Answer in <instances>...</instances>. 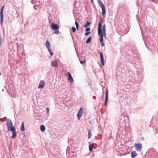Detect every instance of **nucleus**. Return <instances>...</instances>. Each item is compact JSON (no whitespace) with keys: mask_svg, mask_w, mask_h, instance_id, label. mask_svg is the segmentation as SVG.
<instances>
[{"mask_svg":"<svg viewBox=\"0 0 158 158\" xmlns=\"http://www.w3.org/2000/svg\"><path fill=\"white\" fill-rule=\"evenodd\" d=\"M6 125L8 131L12 132V138H15L17 135V133L15 127L13 126L12 121L9 119H7Z\"/></svg>","mask_w":158,"mask_h":158,"instance_id":"1","label":"nucleus"},{"mask_svg":"<svg viewBox=\"0 0 158 158\" xmlns=\"http://www.w3.org/2000/svg\"><path fill=\"white\" fill-rule=\"evenodd\" d=\"M98 31V35L100 38V41L101 43L102 47H103L104 45V44L103 42V35L102 33V23H99Z\"/></svg>","mask_w":158,"mask_h":158,"instance_id":"2","label":"nucleus"},{"mask_svg":"<svg viewBox=\"0 0 158 158\" xmlns=\"http://www.w3.org/2000/svg\"><path fill=\"white\" fill-rule=\"evenodd\" d=\"M51 26L53 30L55 31L54 32V33L56 34H58L59 33V31L57 30L59 28L58 25L56 23H52L51 24Z\"/></svg>","mask_w":158,"mask_h":158,"instance_id":"3","label":"nucleus"},{"mask_svg":"<svg viewBox=\"0 0 158 158\" xmlns=\"http://www.w3.org/2000/svg\"><path fill=\"white\" fill-rule=\"evenodd\" d=\"M97 1L98 4L102 9V15H104L106 13L105 6L101 0H97Z\"/></svg>","mask_w":158,"mask_h":158,"instance_id":"4","label":"nucleus"},{"mask_svg":"<svg viewBox=\"0 0 158 158\" xmlns=\"http://www.w3.org/2000/svg\"><path fill=\"white\" fill-rule=\"evenodd\" d=\"M134 146L136 150L137 151H140L141 149L142 145L141 144L138 143H135L134 145Z\"/></svg>","mask_w":158,"mask_h":158,"instance_id":"5","label":"nucleus"},{"mask_svg":"<svg viewBox=\"0 0 158 158\" xmlns=\"http://www.w3.org/2000/svg\"><path fill=\"white\" fill-rule=\"evenodd\" d=\"M83 112V110L82 108H80L77 114V117L78 120H79L81 117Z\"/></svg>","mask_w":158,"mask_h":158,"instance_id":"6","label":"nucleus"},{"mask_svg":"<svg viewBox=\"0 0 158 158\" xmlns=\"http://www.w3.org/2000/svg\"><path fill=\"white\" fill-rule=\"evenodd\" d=\"M66 76H68L69 80L71 83H72L74 81L70 73L69 72H67V73H66Z\"/></svg>","mask_w":158,"mask_h":158,"instance_id":"7","label":"nucleus"},{"mask_svg":"<svg viewBox=\"0 0 158 158\" xmlns=\"http://www.w3.org/2000/svg\"><path fill=\"white\" fill-rule=\"evenodd\" d=\"M45 83L43 80H41L40 82V84L38 87V89L42 88L45 85Z\"/></svg>","mask_w":158,"mask_h":158,"instance_id":"8","label":"nucleus"},{"mask_svg":"<svg viewBox=\"0 0 158 158\" xmlns=\"http://www.w3.org/2000/svg\"><path fill=\"white\" fill-rule=\"evenodd\" d=\"M102 33L103 35V36L106 37V26L104 24L103 26L102 31Z\"/></svg>","mask_w":158,"mask_h":158,"instance_id":"9","label":"nucleus"},{"mask_svg":"<svg viewBox=\"0 0 158 158\" xmlns=\"http://www.w3.org/2000/svg\"><path fill=\"white\" fill-rule=\"evenodd\" d=\"M100 59H101V61L102 64L103 65H104V60L103 54L102 52H100Z\"/></svg>","mask_w":158,"mask_h":158,"instance_id":"10","label":"nucleus"},{"mask_svg":"<svg viewBox=\"0 0 158 158\" xmlns=\"http://www.w3.org/2000/svg\"><path fill=\"white\" fill-rule=\"evenodd\" d=\"M137 155L135 151H132L131 152V156L132 158H135Z\"/></svg>","mask_w":158,"mask_h":158,"instance_id":"11","label":"nucleus"},{"mask_svg":"<svg viewBox=\"0 0 158 158\" xmlns=\"http://www.w3.org/2000/svg\"><path fill=\"white\" fill-rule=\"evenodd\" d=\"M108 98V90L107 89L106 92V97L105 98V106H106L107 104V100Z\"/></svg>","mask_w":158,"mask_h":158,"instance_id":"12","label":"nucleus"},{"mask_svg":"<svg viewBox=\"0 0 158 158\" xmlns=\"http://www.w3.org/2000/svg\"><path fill=\"white\" fill-rule=\"evenodd\" d=\"M52 65L55 67H56L57 66V63L56 60L53 61L51 63Z\"/></svg>","mask_w":158,"mask_h":158,"instance_id":"13","label":"nucleus"},{"mask_svg":"<svg viewBox=\"0 0 158 158\" xmlns=\"http://www.w3.org/2000/svg\"><path fill=\"white\" fill-rule=\"evenodd\" d=\"M45 45L48 49L50 48V44L48 41L47 40L46 41Z\"/></svg>","mask_w":158,"mask_h":158,"instance_id":"14","label":"nucleus"},{"mask_svg":"<svg viewBox=\"0 0 158 158\" xmlns=\"http://www.w3.org/2000/svg\"><path fill=\"white\" fill-rule=\"evenodd\" d=\"M45 129V127L44 125H42L40 126V130L42 132H44Z\"/></svg>","mask_w":158,"mask_h":158,"instance_id":"15","label":"nucleus"},{"mask_svg":"<svg viewBox=\"0 0 158 158\" xmlns=\"http://www.w3.org/2000/svg\"><path fill=\"white\" fill-rule=\"evenodd\" d=\"M21 130L22 131H25V127L23 122L21 127Z\"/></svg>","mask_w":158,"mask_h":158,"instance_id":"16","label":"nucleus"},{"mask_svg":"<svg viewBox=\"0 0 158 158\" xmlns=\"http://www.w3.org/2000/svg\"><path fill=\"white\" fill-rule=\"evenodd\" d=\"M91 23V22H86V23L84 25V27L85 28H86L88 27L89 24Z\"/></svg>","mask_w":158,"mask_h":158,"instance_id":"17","label":"nucleus"},{"mask_svg":"<svg viewBox=\"0 0 158 158\" xmlns=\"http://www.w3.org/2000/svg\"><path fill=\"white\" fill-rule=\"evenodd\" d=\"M91 39H92V38L91 37H89L87 40L86 41V44H89V43L91 40Z\"/></svg>","mask_w":158,"mask_h":158,"instance_id":"18","label":"nucleus"},{"mask_svg":"<svg viewBox=\"0 0 158 158\" xmlns=\"http://www.w3.org/2000/svg\"><path fill=\"white\" fill-rule=\"evenodd\" d=\"M88 134V139H89L91 138V136L92 135L91 131L90 130H89Z\"/></svg>","mask_w":158,"mask_h":158,"instance_id":"19","label":"nucleus"},{"mask_svg":"<svg viewBox=\"0 0 158 158\" xmlns=\"http://www.w3.org/2000/svg\"><path fill=\"white\" fill-rule=\"evenodd\" d=\"M93 144H90L89 146V149L90 151H91L92 150L93 148Z\"/></svg>","mask_w":158,"mask_h":158,"instance_id":"20","label":"nucleus"},{"mask_svg":"<svg viewBox=\"0 0 158 158\" xmlns=\"http://www.w3.org/2000/svg\"><path fill=\"white\" fill-rule=\"evenodd\" d=\"M48 51L50 53V54L51 55V56H52L53 54V52L52 51V50H51V49H50V48H48Z\"/></svg>","mask_w":158,"mask_h":158,"instance_id":"21","label":"nucleus"},{"mask_svg":"<svg viewBox=\"0 0 158 158\" xmlns=\"http://www.w3.org/2000/svg\"><path fill=\"white\" fill-rule=\"evenodd\" d=\"M4 7V6H3L2 7V8L1 10V13H0L1 15H3V10Z\"/></svg>","mask_w":158,"mask_h":158,"instance_id":"22","label":"nucleus"},{"mask_svg":"<svg viewBox=\"0 0 158 158\" xmlns=\"http://www.w3.org/2000/svg\"><path fill=\"white\" fill-rule=\"evenodd\" d=\"M1 24H2L3 23V15H1Z\"/></svg>","mask_w":158,"mask_h":158,"instance_id":"23","label":"nucleus"},{"mask_svg":"<svg viewBox=\"0 0 158 158\" xmlns=\"http://www.w3.org/2000/svg\"><path fill=\"white\" fill-rule=\"evenodd\" d=\"M72 30L73 32H75L76 31V29L74 27H72Z\"/></svg>","mask_w":158,"mask_h":158,"instance_id":"24","label":"nucleus"},{"mask_svg":"<svg viewBox=\"0 0 158 158\" xmlns=\"http://www.w3.org/2000/svg\"><path fill=\"white\" fill-rule=\"evenodd\" d=\"M75 24L76 25L77 29V30H78V24L77 22V21L75 22Z\"/></svg>","mask_w":158,"mask_h":158,"instance_id":"25","label":"nucleus"},{"mask_svg":"<svg viewBox=\"0 0 158 158\" xmlns=\"http://www.w3.org/2000/svg\"><path fill=\"white\" fill-rule=\"evenodd\" d=\"M90 33V31H87L85 33V35H88Z\"/></svg>","mask_w":158,"mask_h":158,"instance_id":"26","label":"nucleus"},{"mask_svg":"<svg viewBox=\"0 0 158 158\" xmlns=\"http://www.w3.org/2000/svg\"><path fill=\"white\" fill-rule=\"evenodd\" d=\"M49 110H50V109L49 108H47V111L48 114L49 113Z\"/></svg>","mask_w":158,"mask_h":158,"instance_id":"27","label":"nucleus"},{"mask_svg":"<svg viewBox=\"0 0 158 158\" xmlns=\"http://www.w3.org/2000/svg\"><path fill=\"white\" fill-rule=\"evenodd\" d=\"M85 61H86L85 60H83V61H80V63H81V64H83L84 63H85Z\"/></svg>","mask_w":158,"mask_h":158,"instance_id":"28","label":"nucleus"},{"mask_svg":"<svg viewBox=\"0 0 158 158\" xmlns=\"http://www.w3.org/2000/svg\"><path fill=\"white\" fill-rule=\"evenodd\" d=\"M90 28L89 27H88L86 29V31H89L90 30Z\"/></svg>","mask_w":158,"mask_h":158,"instance_id":"29","label":"nucleus"},{"mask_svg":"<svg viewBox=\"0 0 158 158\" xmlns=\"http://www.w3.org/2000/svg\"><path fill=\"white\" fill-rule=\"evenodd\" d=\"M2 39L1 38V37H0V45H1V46H2Z\"/></svg>","mask_w":158,"mask_h":158,"instance_id":"30","label":"nucleus"},{"mask_svg":"<svg viewBox=\"0 0 158 158\" xmlns=\"http://www.w3.org/2000/svg\"><path fill=\"white\" fill-rule=\"evenodd\" d=\"M93 98L94 99H95L96 98V97L95 96H94L93 97Z\"/></svg>","mask_w":158,"mask_h":158,"instance_id":"31","label":"nucleus"},{"mask_svg":"<svg viewBox=\"0 0 158 158\" xmlns=\"http://www.w3.org/2000/svg\"><path fill=\"white\" fill-rule=\"evenodd\" d=\"M89 145H90V144H92L91 143V142H89Z\"/></svg>","mask_w":158,"mask_h":158,"instance_id":"32","label":"nucleus"},{"mask_svg":"<svg viewBox=\"0 0 158 158\" xmlns=\"http://www.w3.org/2000/svg\"><path fill=\"white\" fill-rule=\"evenodd\" d=\"M0 121L2 122H3V121L2 120V118H1L0 119Z\"/></svg>","mask_w":158,"mask_h":158,"instance_id":"33","label":"nucleus"},{"mask_svg":"<svg viewBox=\"0 0 158 158\" xmlns=\"http://www.w3.org/2000/svg\"><path fill=\"white\" fill-rule=\"evenodd\" d=\"M91 2H93H93H94V1H93V0H91Z\"/></svg>","mask_w":158,"mask_h":158,"instance_id":"34","label":"nucleus"},{"mask_svg":"<svg viewBox=\"0 0 158 158\" xmlns=\"http://www.w3.org/2000/svg\"><path fill=\"white\" fill-rule=\"evenodd\" d=\"M2 92H4V89H2Z\"/></svg>","mask_w":158,"mask_h":158,"instance_id":"35","label":"nucleus"},{"mask_svg":"<svg viewBox=\"0 0 158 158\" xmlns=\"http://www.w3.org/2000/svg\"><path fill=\"white\" fill-rule=\"evenodd\" d=\"M34 8L35 9L37 10V9H36V8H35V6H34Z\"/></svg>","mask_w":158,"mask_h":158,"instance_id":"36","label":"nucleus"}]
</instances>
